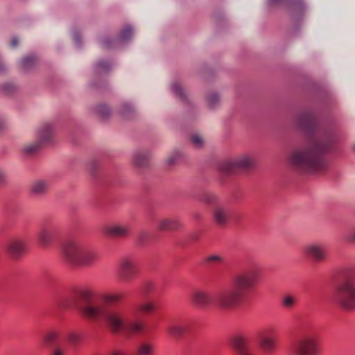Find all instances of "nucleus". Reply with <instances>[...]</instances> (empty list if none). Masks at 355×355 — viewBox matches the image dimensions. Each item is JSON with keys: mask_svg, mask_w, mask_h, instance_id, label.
<instances>
[{"mask_svg": "<svg viewBox=\"0 0 355 355\" xmlns=\"http://www.w3.org/2000/svg\"><path fill=\"white\" fill-rule=\"evenodd\" d=\"M138 310L144 313H148L153 311L155 309V304L152 302H145L138 305Z\"/></svg>", "mask_w": 355, "mask_h": 355, "instance_id": "19", "label": "nucleus"}, {"mask_svg": "<svg viewBox=\"0 0 355 355\" xmlns=\"http://www.w3.org/2000/svg\"><path fill=\"white\" fill-rule=\"evenodd\" d=\"M304 254L316 261H322L327 257L325 249L317 243H309L303 248Z\"/></svg>", "mask_w": 355, "mask_h": 355, "instance_id": "7", "label": "nucleus"}, {"mask_svg": "<svg viewBox=\"0 0 355 355\" xmlns=\"http://www.w3.org/2000/svg\"><path fill=\"white\" fill-rule=\"evenodd\" d=\"M110 355H125L124 352L120 350H114Z\"/></svg>", "mask_w": 355, "mask_h": 355, "instance_id": "29", "label": "nucleus"}, {"mask_svg": "<svg viewBox=\"0 0 355 355\" xmlns=\"http://www.w3.org/2000/svg\"><path fill=\"white\" fill-rule=\"evenodd\" d=\"M46 184L45 182L42 181H37L34 182L31 187V191L34 193H42L46 190Z\"/></svg>", "mask_w": 355, "mask_h": 355, "instance_id": "22", "label": "nucleus"}, {"mask_svg": "<svg viewBox=\"0 0 355 355\" xmlns=\"http://www.w3.org/2000/svg\"><path fill=\"white\" fill-rule=\"evenodd\" d=\"M97 257L96 251L85 245L78 263L89 264L96 261Z\"/></svg>", "mask_w": 355, "mask_h": 355, "instance_id": "14", "label": "nucleus"}, {"mask_svg": "<svg viewBox=\"0 0 355 355\" xmlns=\"http://www.w3.org/2000/svg\"><path fill=\"white\" fill-rule=\"evenodd\" d=\"M230 217V211L225 207L218 206L213 210L214 221L218 225H225Z\"/></svg>", "mask_w": 355, "mask_h": 355, "instance_id": "8", "label": "nucleus"}, {"mask_svg": "<svg viewBox=\"0 0 355 355\" xmlns=\"http://www.w3.org/2000/svg\"><path fill=\"white\" fill-rule=\"evenodd\" d=\"M58 337V333L55 331H50L45 336V340L47 342L52 341Z\"/></svg>", "mask_w": 355, "mask_h": 355, "instance_id": "26", "label": "nucleus"}, {"mask_svg": "<svg viewBox=\"0 0 355 355\" xmlns=\"http://www.w3.org/2000/svg\"><path fill=\"white\" fill-rule=\"evenodd\" d=\"M334 300L343 310H355V282L351 279L342 282L336 288Z\"/></svg>", "mask_w": 355, "mask_h": 355, "instance_id": "2", "label": "nucleus"}, {"mask_svg": "<svg viewBox=\"0 0 355 355\" xmlns=\"http://www.w3.org/2000/svg\"><path fill=\"white\" fill-rule=\"evenodd\" d=\"M102 298L105 303L111 304L119 302L123 298V296L119 293H113L105 294Z\"/></svg>", "mask_w": 355, "mask_h": 355, "instance_id": "17", "label": "nucleus"}, {"mask_svg": "<svg viewBox=\"0 0 355 355\" xmlns=\"http://www.w3.org/2000/svg\"><path fill=\"white\" fill-rule=\"evenodd\" d=\"M259 345L260 348L266 352H272L275 351L277 342L276 340L270 336H263L259 342Z\"/></svg>", "mask_w": 355, "mask_h": 355, "instance_id": "15", "label": "nucleus"}, {"mask_svg": "<svg viewBox=\"0 0 355 355\" xmlns=\"http://www.w3.org/2000/svg\"><path fill=\"white\" fill-rule=\"evenodd\" d=\"M184 327L178 324L171 325L168 329V332L173 336H178L184 332Z\"/></svg>", "mask_w": 355, "mask_h": 355, "instance_id": "23", "label": "nucleus"}, {"mask_svg": "<svg viewBox=\"0 0 355 355\" xmlns=\"http://www.w3.org/2000/svg\"><path fill=\"white\" fill-rule=\"evenodd\" d=\"M81 313L87 318L95 319L103 314V309L101 306L89 304L82 308Z\"/></svg>", "mask_w": 355, "mask_h": 355, "instance_id": "11", "label": "nucleus"}, {"mask_svg": "<svg viewBox=\"0 0 355 355\" xmlns=\"http://www.w3.org/2000/svg\"><path fill=\"white\" fill-rule=\"evenodd\" d=\"M64 354H65L64 351L60 348L55 349L53 352V355H64Z\"/></svg>", "mask_w": 355, "mask_h": 355, "instance_id": "28", "label": "nucleus"}, {"mask_svg": "<svg viewBox=\"0 0 355 355\" xmlns=\"http://www.w3.org/2000/svg\"><path fill=\"white\" fill-rule=\"evenodd\" d=\"M177 223L171 219H163L159 223V228L162 230H171L176 227Z\"/></svg>", "mask_w": 355, "mask_h": 355, "instance_id": "20", "label": "nucleus"}, {"mask_svg": "<svg viewBox=\"0 0 355 355\" xmlns=\"http://www.w3.org/2000/svg\"><path fill=\"white\" fill-rule=\"evenodd\" d=\"M291 164L295 166H308L311 162V155L308 153L297 152L293 153L289 158Z\"/></svg>", "mask_w": 355, "mask_h": 355, "instance_id": "9", "label": "nucleus"}, {"mask_svg": "<svg viewBox=\"0 0 355 355\" xmlns=\"http://www.w3.org/2000/svg\"><path fill=\"white\" fill-rule=\"evenodd\" d=\"M294 355H319L320 353V343L314 334H303L296 340L293 347Z\"/></svg>", "mask_w": 355, "mask_h": 355, "instance_id": "3", "label": "nucleus"}, {"mask_svg": "<svg viewBox=\"0 0 355 355\" xmlns=\"http://www.w3.org/2000/svg\"><path fill=\"white\" fill-rule=\"evenodd\" d=\"M236 164L237 166H242V167H243V166H247V164H245V163H243V162H241V161L236 162Z\"/></svg>", "mask_w": 355, "mask_h": 355, "instance_id": "33", "label": "nucleus"}, {"mask_svg": "<svg viewBox=\"0 0 355 355\" xmlns=\"http://www.w3.org/2000/svg\"><path fill=\"white\" fill-rule=\"evenodd\" d=\"M79 296L85 301H90L94 298V293L92 289L84 288L79 291Z\"/></svg>", "mask_w": 355, "mask_h": 355, "instance_id": "25", "label": "nucleus"}, {"mask_svg": "<svg viewBox=\"0 0 355 355\" xmlns=\"http://www.w3.org/2000/svg\"><path fill=\"white\" fill-rule=\"evenodd\" d=\"M6 252L13 259H19L27 252L26 241L20 237H14L8 241L6 244Z\"/></svg>", "mask_w": 355, "mask_h": 355, "instance_id": "5", "label": "nucleus"}, {"mask_svg": "<svg viewBox=\"0 0 355 355\" xmlns=\"http://www.w3.org/2000/svg\"><path fill=\"white\" fill-rule=\"evenodd\" d=\"M255 274L250 272L236 275L232 281L233 287L229 291L220 293L216 302L210 295L202 290L194 291L191 297V302L198 308L205 309L216 303L220 308L230 309L242 302L248 292L256 285Z\"/></svg>", "mask_w": 355, "mask_h": 355, "instance_id": "1", "label": "nucleus"}, {"mask_svg": "<svg viewBox=\"0 0 355 355\" xmlns=\"http://www.w3.org/2000/svg\"><path fill=\"white\" fill-rule=\"evenodd\" d=\"M105 232L110 236H123L129 232V228L126 225L113 224L107 225Z\"/></svg>", "mask_w": 355, "mask_h": 355, "instance_id": "10", "label": "nucleus"}, {"mask_svg": "<svg viewBox=\"0 0 355 355\" xmlns=\"http://www.w3.org/2000/svg\"><path fill=\"white\" fill-rule=\"evenodd\" d=\"M296 302V299L293 295H285L282 298V304L284 308L291 309L292 308Z\"/></svg>", "mask_w": 355, "mask_h": 355, "instance_id": "24", "label": "nucleus"}, {"mask_svg": "<svg viewBox=\"0 0 355 355\" xmlns=\"http://www.w3.org/2000/svg\"><path fill=\"white\" fill-rule=\"evenodd\" d=\"M349 239L352 241H355V231L353 232L349 236Z\"/></svg>", "mask_w": 355, "mask_h": 355, "instance_id": "32", "label": "nucleus"}, {"mask_svg": "<svg viewBox=\"0 0 355 355\" xmlns=\"http://www.w3.org/2000/svg\"><path fill=\"white\" fill-rule=\"evenodd\" d=\"M209 260H210V261H220L221 258L218 256H212L209 258Z\"/></svg>", "mask_w": 355, "mask_h": 355, "instance_id": "31", "label": "nucleus"}, {"mask_svg": "<svg viewBox=\"0 0 355 355\" xmlns=\"http://www.w3.org/2000/svg\"><path fill=\"white\" fill-rule=\"evenodd\" d=\"M137 268L136 261L130 257L122 259L119 263L120 272L124 276L130 273L134 272Z\"/></svg>", "mask_w": 355, "mask_h": 355, "instance_id": "12", "label": "nucleus"}, {"mask_svg": "<svg viewBox=\"0 0 355 355\" xmlns=\"http://www.w3.org/2000/svg\"><path fill=\"white\" fill-rule=\"evenodd\" d=\"M78 335H76V334H71L70 336H69V340H71V341H75L78 339Z\"/></svg>", "mask_w": 355, "mask_h": 355, "instance_id": "30", "label": "nucleus"}, {"mask_svg": "<svg viewBox=\"0 0 355 355\" xmlns=\"http://www.w3.org/2000/svg\"><path fill=\"white\" fill-rule=\"evenodd\" d=\"M155 345L150 342H144L137 347V355H153Z\"/></svg>", "mask_w": 355, "mask_h": 355, "instance_id": "16", "label": "nucleus"}, {"mask_svg": "<svg viewBox=\"0 0 355 355\" xmlns=\"http://www.w3.org/2000/svg\"><path fill=\"white\" fill-rule=\"evenodd\" d=\"M53 239V232L46 228L42 229L37 234V241L42 247L49 245Z\"/></svg>", "mask_w": 355, "mask_h": 355, "instance_id": "13", "label": "nucleus"}, {"mask_svg": "<svg viewBox=\"0 0 355 355\" xmlns=\"http://www.w3.org/2000/svg\"><path fill=\"white\" fill-rule=\"evenodd\" d=\"M125 328H128L132 332L138 333L144 329V324L141 321L135 320L130 323L127 322Z\"/></svg>", "mask_w": 355, "mask_h": 355, "instance_id": "18", "label": "nucleus"}, {"mask_svg": "<svg viewBox=\"0 0 355 355\" xmlns=\"http://www.w3.org/2000/svg\"><path fill=\"white\" fill-rule=\"evenodd\" d=\"M231 341L234 347L240 349L245 345L246 340L241 335H235L232 338Z\"/></svg>", "mask_w": 355, "mask_h": 355, "instance_id": "21", "label": "nucleus"}, {"mask_svg": "<svg viewBox=\"0 0 355 355\" xmlns=\"http://www.w3.org/2000/svg\"><path fill=\"white\" fill-rule=\"evenodd\" d=\"M85 245L76 242L69 241L62 248V254L69 261L78 263Z\"/></svg>", "mask_w": 355, "mask_h": 355, "instance_id": "6", "label": "nucleus"}, {"mask_svg": "<svg viewBox=\"0 0 355 355\" xmlns=\"http://www.w3.org/2000/svg\"><path fill=\"white\" fill-rule=\"evenodd\" d=\"M128 314L123 310H116L109 313L106 321L109 328L113 331L124 329L127 325Z\"/></svg>", "mask_w": 355, "mask_h": 355, "instance_id": "4", "label": "nucleus"}, {"mask_svg": "<svg viewBox=\"0 0 355 355\" xmlns=\"http://www.w3.org/2000/svg\"><path fill=\"white\" fill-rule=\"evenodd\" d=\"M192 142L196 147H200L202 144V139L198 136H194L192 137Z\"/></svg>", "mask_w": 355, "mask_h": 355, "instance_id": "27", "label": "nucleus"}]
</instances>
